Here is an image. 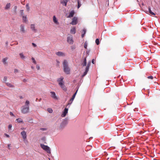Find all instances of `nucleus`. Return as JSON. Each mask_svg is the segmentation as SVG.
Returning <instances> with one entry per match:
<instances>
[{
    "instance_id": "f257e3e1",
    "label": "nucleus",
    "mask_w": 160,
    "mask_h": 160,
    "mask_svg": "<svg viewBox=\"0 0 160 160\" xmlns=\"http://www.w3.org/2000/svg\"><path fill=\"white\" fill-rule=\"evenodd\" d=\"M29 102L28 101L26 100L25 102V105L22 107L21 111L22 113L26 114L29 112Z\"/></svg>"
},
{
    "instance_id": "f03ea898",
    "label": "nucleus",
    "mask_w": 160,
    "mask_h": 160,
    "mask_svg": "<svg viewBox=\"0 0 160 160\" xmlns=\"http://www.w3.org/2000/svg\"><path fill=\"white\" fill-rule=\"evenodd\" d=\"M63 77L62 76L60 78H58L57 81L58 82L59 85L61 88L65 91H67V89L66 87L64 85V82L63 81Z\"/></svg>"
},
{
    "instance_id": "7ed1b4c3",
    "label": "nucleus",
    "mask_w": 160,
    "mask_h": 160,
    "mask_svg": "<svg viewBox=\"0 0 160 160\" xmlns=\"http://www.w3.org/2000/svg\"><path fill=\"white\" fill-rule=\"evenodd\" d=\"M63 65L64 72L67 74H69L70 73V69L68 67V62L66 60H64L63 62Z\"/></svg>"
},
{
    "instance_id": "20e7f679",
    "label": "nucleus",
    "mask_w": 160,
    "mask_h": 160,
    "mask_svg": "<svg viewBox=\"0 0 160 160\" xmlns=\"http://www.w3.org/2000/svg\"><path fill=\"white\" fill-rule=\"evenodd\" d=\"M40 146L43 150L46 151L48 153H51L50 149L49 147L43 144H41Z\"/></svg>"
},
{
    "instance_id": "39448f33",
    "label": "nucleus",
    "mask_w": 160,
    "mask_h": 160,
    "mask_svg": "<svg viewBox=\"0 0 160 160\" xmlns=\"http://www.w3.org/2000/svg\"><path fill=\"white\" fill-rule=\"evenodd\" d=\"M68 42L70 44H72L73 43V41L72 39V36L70 35L67 38V40Z\"/></svg>"
},
{
    "instance_id": "423d86ee",
    "label": "nucleus",
    "mask_w": 160,
    "mask_h": 160,
    "mask_svg": "<svg viewBox=\"0 0 160 160\" xmlns=\"http://www.w3.org/2000/svg\"><path fill=\"white\" fill-rule=\"evenodd\" d=\"M77 18L76 17H74L72 19V22L70 23V24L72 25H76L77 24Z\"/></svg>"
},
{
    "instance_id": "0eeeda50",
    "label": "nucleus",
    "mask_w": 160,
    "mask_h": 160,
    "mask_svg": "<svg viewBox=\"0 0 160 160\" xmlns=\"http://www.w3.org/2000/svg\"><path fill=\"white\" fill-rule=\"evenodd\" d=\"M67 121H64L61 123L60 125V127L61 128H63L67 124Z\"/></svg>"
},
{
    "instance_id": "6e6552de",
    "label": "nucleus",
    "mask_w": 160,
    "mask_h": 160,
    "mask_svg": "<svg viewBox=\"0 0 160 160\" xmlns=\"http://www.w3.org/2000/svg\"><path fill=\"white\" fill-rule=\"evenodd\" d=\"M68 108H65L61 116L62 117H65L68 112Z\"/></svg>"
},
{
    "instance_id": "1a4fd4ad",
    "label": "nucleus",
    "mask_w": 160,
    "mask_h": 160,
    "mask_svg": "<svg viewBox=\"0 0 160 160\" xmlns=\"http://www.w3.org/2000/svg\"><path fill=\"white\" fill-rule=\"evenodd\" d=\"M20 31L23 33H24L26 32L24 29V26L23 24H21L20 26Z\"/></svg>"
},
{
    "instance_id": "9d476101",
    "label": "nucleus",
    "mask_w": 160,
    "mask_h": 160,
    "mask_svg": "<svg viewBox=\"0 0 160 160\" xmlns=\"http://www.w3.org/2000/svg\"><path fill=\"white\" fill-rule=\"evenodd\" d=\"M51 97L55 99H57L58 98L56 95L55 93L54 92H51Z\"/></svg>"
},
{
    "instance_id": "9b49d317",
    "label": "nucleus",
    "mask_w": 160,
    "mask_h": 160,
    "mask_svg": "<svg viewBox=\"0 0 160 160\" xmlns=\"http://www.w3.org/2000/svg\"><path fill=\"white\" fill-rule=\"evenodd\" d=\"M21 134L22 135V138L23 139H25L27 138L26 132L25 131H23L21 132Z\"/></svg>"
},
{
    "instance_id": "f8f14e48",
    "label": "nucleus",
    "mask_w": 160,
    "mask_h": 160,
    "mask_svg": "<svg viewBox=\"0 0 160 160\" xmlns=\"http://www.w3.org/2000/svg\"><path fill=\"white\" fill-rule=\"evenodd\" d=\"M31 28L33 31L35 32H36L37 31V30L35 28V25L34 24L31 25Z\"/></svg>"
},
{
    "instance_id": "ddd939ff",
    "label": "nucleus",
    "mask_w": 160,
    "mask_h": 160,
    "mask_svg": "<svg viewBox=\"0 0 160 160\" xmlns=\"http://www.w3.org/2000/svg\"><path fill=\"white\" fill-rule=\"evenodd\" d=\"M56 54L59 56H65V54L61 52H56Z\"/></svg>"
},
{
    "instance_id": "4468645a",
    "label": "nucleus",
    "mask_w": 160,
    "mask_h": 160,
    "mask_svg": "<svg viewBox=\"0 0 160 160\" xmlns=\"http://www.w3.org/2000/svg\"><path fill=\"white\" fill-rule=\"evenodd\" d=\"M147 78L148 79H150L151 80H153V79L154 80H153V82H156V80H157V78H156L155 77H153V76H149L148 77H147Z\"/></svg>"
},
{
    "instance_id": "2eb2a0df",
    "label": "nucleus",
    "mask_w": 160,
    "mask_h": 160,
    "mask_svg": "<svg viewBox=\"0 0 160 160\" xmlns=\"http://www.w3.org/2000/svg\"><path fill=\"white\" fill-rule=\"evenodd\" d=\"M89 67H90L87 66L86 68L85 71L84 72L83 75H82V77H84V76H85V75H86L87 74L88 72V71Z\"/></svg>"
},
{
    "instance_id": "dca6fc26",
    "label": "nucleus",
    "mask_w": 160,
    "mask_h": 160,
    "mask_svg": "<svg viewBox=\"0 0 160 160\" xmlns=\"http://www.w3.org/2000/svg\"><path fill=\"white\" fill-rule=\"evenodd\" d=\"M68 1V0H61V3H62L63 5L66 6L67 4V2Z\"/></svg>"
},
{
    "instance_id": "f3484780",
    "label": "nucleus",
    "mask_w": 160,
    "mask_h": 160,
    "mask_svg": "<svg viewBox=\"0 0 160 160\" xmlns=\"http://www.w3.org/2000/svg\"><path fill=\"white\" fill-rule=\"evenodd\" d=\"M53 22L57 24H59V23L58 22L55 16H54L53 17Z\"/></svg>"
},
{
    "instance_id": "a211bd4d",
    "label": "nucleus",
    "mask_w": 160,
    "mask_h": 160,
    "mask_svg": "<svg viewBox=\"0 0 160 160\" xmlns=\"http://www.w3.org/2000/svg\"><path fill=\"white\" fill-rule=\"evenodd\" d=\"M8 59V58L6 57L5 58L2 60V62L4 65H7L8 62H7V60Z\"/></svg>"
},
{
    "instance_id": "6ab92c4d",
    "label": "nucleus",
    "mask_w": 160,
    "mask_h": 160,
    "mask_svg": "<svg viewBox=\"0 0 160 160\" xmlns=\"http://www.w3.org/2000/svg\"><path fill=\"white\" fill-rule=\"evenodd\" d=\"M87 65V61H86V58L85 57L84 59L83 62L82 64V65L83 66H86Z\"/></svg>"
},
{
    "instance_id": "aec40b11",
    "label": "nucleus",
    "mask_w": 160,
    "mask_h": 160,
    "mask_svg": "<svg viewBox=\"0 0 160 160\" xmlns=\"http://www.w3.org/2000/svg\"><path fill=\"white\" fill-rule=\"evenodd\" d=\"M74 14V12L73 11H71V12L69 13V15L68 17V18H71L73 17Z\"/></svg>"
},
{
    "instance_id": "412c9836",
    "label": "nucleus",
    "mask_w": 160,
    "mask_h": 160,
    "mask_svg": "<svg viewBox=\"0 0 160 160\" xmlns=\"http://www.w3.org/2000/svg\"><path fill=\"white\" fill-rule=\"evenodd\" d=\"M6 85L9 88H14V86L9 82H6Z\"/></svg>"
},
{
    "instance_id": "4be33fe9",
    "label": "nucleus",
    "mask_w": 160,
    "mask_h": 160,
    "mask_svg": "<svg viewBox=\"0 0 160 160\" xmlns=\"http://www.w3.org/2000/svg\"><path fill=\"white\" fill-rule=\"evenodd\" d=\"M74 99V98H73L72 97V98L70 99V100L69 101V102H68V103L67 104V106L68 105H70L71 104V103H72Z\"/></svg>"
},
{
    "instance_id": "5701e85b",
    "label": "nucleus",
    "mask_w": 160,
    "mask_h": 160,
    "mask_svg": "<svg viewBox=\"0 0 160 160\" xmlns=\"http://www.w3.org/2000/svg\"><path fill=\"white\" fill-rule=\"evenodd\" d=\"M76 29L75 28H72L70 30V32L71 33L74 34L76 32Z\"/></svg>"
},
{
    "instance_id": "b1692460",
    "label": "nucleus",
    "mask_w": 160,
    "mask_h": 160,
    "mask_svg": "<svg viewBox=\"0 0 160 160\" xmlns=\"http://www.w3.org/2000/svg\"><path fill=\"white\" fill-rule=\"evenodd\" d=\"M10 6V3H8L7 4L5 7V9H8V8H9Z\"/></svg>"
},
{
    "instance_id": "393cba45",
    "label": "nucleus",
    "mask_w": 160,
    "mask_h": 160,
    "mask_svg": "<svg viewBox=\"0 0 160 160\" xmlns=\"http://www.w3.org/2000/svg\"><path fill=\"white\" fill-rule=\"evenodd\" d=\"M86 32V30L85 29H84L83 30L82 32V38H83L84 37V35L85 34Z\"/></svg>"
},
{
    "instance_id": "a878e982",
    "label": "nucleus",
    "mask_w": 160,
    "mask_h": 160,
    "mask_svg": "<svg viewBox=\"0 0 160 160\" xmlns=\"http://www.w3.org/2000/svg\"><path fill=\"white\" fill-rule=\"evenodd\" d=\"M148 10H149V12L150 13V14H151L152 15H155V13H154V12H152L151 9V8L150 7H149L148 8Z\"/></svg>"
},
{
    "instance_id": "bb28decb",
    "label": "nucleus",
    "mask_w": 160,
    "mask_h": 160,
    "mask_svg": "<svg viewBox=\"0 0 160 160\" xmlns=\"http://www.w3.org/2000/svg\"><path fill=\"white\" fill-rule=\"evenodd\" d=\"M22 20L23 22H27V17L25 16H22Z\"/></svg>"
},
{
    "instance_id": "cd10ccee",
    "label": "nucleus",
    "mask_w": 160,
    "mask_h": 160,
    "mask_svg": "<svg viewBox=\"0 0 160 160\" xmlns=\"http://www.w3.org/2000/svg\"><path fill=\"white\" fill-rule=\"evenodd\" d=\"M16 120L17 121V122H22L23 123V122L22 120L20 118H18L16 119Z\"/></svg>"
},
{
    "instance_id": "c85d7f7f",
    "label": "nucleus",
    "mask_w": 160,
    "mask_h": 160,
    "mask_svg": "<svg viewBox=\"0 0 160 160\" xmlns=\"http://www.w3.org/2000/svg\"><path fill=\"white\" fill-rule=\"evenodd\" d=\"M20 58L22 59H24L25 58V56L23 55L22 53H21L19 54Z\"/></svg>"
},
{
    "instance_id": "c756f323",
    "label": "nucleus",
    "mask_w": 160,
    "mask_h": 160,
    "mask_svg": "<svg viewBox=\"0 0 160 160\" xmlns=\"http://www.w3.org/2000/svg\"><path fill=\"white\" fill-rule=\"evenodd\" d=\"M26 9H27V11L28 12H29V9H30L29 7V4H27L26 5Z\"/></svg>"
},
{
    "instance_id": "7c9ffc66",
    "label": "nucleus",
    "mask_w": 160,
    "mask_h": 160,
    "mask_svg": "<svg viewBox=\"0 0 160 160\" xmlns=\"http://www.w3.org/2000/svg\"><path fill=\"white\" fill-rule=\"evenodd\" d=\"M97 45H98L99 44V41L98 39H96L95 41Z\"/></svg>"
},
{
    "instance_id": "2f4dec72",
    "label": "nucleus",
    "mask_w": 160,
    "mask_h": 160,
    "mask_svg": "<svg viewBox=\"0 0 160 160\" xmlns=\"http://www.w3.org/2000/svg\"><path fill=\"white\" fill-rule=\"evenodd\" d=\"M78 8H79L81 6V4L80 3L79 0H78Z\"/></svg>"
},
{
    "instance_id": "473e14b6",
    "label": "nucleus",
    "mask_w": 160,
    "mask_h": 160,
    "mask_svg": "<svg viewBox=\"0 0 160 160\" xmlns=\"http://www.w3.org/2000/svg\"><path fill=\"white\" fill-rule=\"evenodd\" d=\"M48 112L50 113H51L52 112V110L51 108H48Z\"/></svg>"
},
{
    "instance_id": "72a5a7b5",
    "label": "nucleus",
    "mask_w": 160,
    "mask_h": 160,
    "mask_svg": "<svg viewBox=\"0 0 160 160\" xmlns=\"http://www.w3.org/2000/svg\"><path fill=\"white\" fill-rule=\"evenodd\" d=\"M84 47L85 48L87 49V43L86 42H85L84 43Z\"/></svg>"
},
{
    "instance_id": "f704fd0d",
    "label": "nucleus",
    "mask_w": 160,
    "mask_h": 160,
    "mask_svg": "<svg viewBox=\"0 0 160 160\" xmlns=\"http://www.w3.org/2000/svg\"><path fill=\"white\" fill-rule=\"evenodd\" d=\"M32 59L33 61V62L35 64H36V62L34 58L32 57Z\"/></svg>"
},
{
    "instance_id": "c9c22d12",
    "label": "nucleus",
    "mask_w": 160,
    "mask_h": 160,
    "mask_svg": "<svg viewBox=\"0 0 160 160\" xmlns=\"http://www.w3.org/2000/svg\"><path fill=\"white\" fill-rule=\"evenodd\" d=\"M78 90L76 91V92L73 95V96H72V97L74 98H75V96L76 95V94H77V92Z\"/></svg>"
},
{
    "instance_id": "e433bc0d",
    "label": "nucleus",
    "mask_w": 160,
    "mask_h": 160,
    "mask_svg": "<svg viewBox=\"0 0 160 160\" xmlns=\"http://www.w3.org/2000/svg\"><path fill=\"white\" fill-rule=\"evenodd\" d=\"M78 90L76 91V92L73 95V96H72V97L74 98H75V96L76 95V94H77V92Z\"/></svg>"
},
{
    "instance_id": "4c0bfd02",
    "label": "nucleus",
    "mask_w": 160,
    "mask_h": 160,
    "mask_svg": "<svg viewBox=\"0 0 160 160\" xmlns=\"http://www.w3.org/2000/svg\"><path fill=\"white\" fill-rule=\"evenodd\" d=\"M12 127V125L11 124H10L8 126V128L9 129H10Z\"/></svg>"
},
{
    "instance_id": "58836bf2",
    "label": "nucleus",
    "mask_w": 160,
    "mask_h": 160,
    "mask_svg": "<svg viewBox=\"0 0 160 160\" xmlns=\"http://www.w3.org/2000/svg\"><path fill=\"white\" fill-rule=\"evenodd\" d=\"M7 80V77H4L3 78V81L5 82H6Z\"/></svg>"
},
{
    "instance_id": "ea45409f",
    "label": "nucleus",
    "mask_w": 160,
    "mask_h": 160,
    "mask_svg": "<svg viewBox=\"0 0 160 160\" xmlns=\"http://www.w3.org/2000/svg\"><path fill=\"white\" fill-rule=\"evenodd\" d=\"M90 64H91V61H89V62H88V64H87V66H88L89 67H90Z\"/></svg>"
},
{
    "instance_id": "a19ab883",
    "label": "nucleus",
    "mask_w": 160,
    "mask_h": 160,
    "mask_svg": "<svg viewBox=\"0 0 160 160\" xmlns=\"http://www.w3.org/2000/svg\"><path fill=\"white\" fill-rule=\"evenodd\" d=\"M92 63L93 64H94L95 63V60L94 59H92Z\"/></svg>"
},
{
    "instance_id": "79ce46f5",
    "label": "nucleus",
    "mask_w": 160,
    "mask_h": 160,
    "mask_svg": "<svg viewBox=\"0 0 160 160\" xmlns=\"http://www.w3.org/2000/svg\"><path fill=\"white\" fill-rule=\"evenodd\" d=\"M10 115H11L12 116H14V115L13 114V113L11 112H10Z\"/></svg>"
},
{
    "instance_id": "37998d69",
    "label": "nucleus",
    "mask_w": 160,
    "mask_h": 160,
    "mask_svg": "<svg viewBox=\"0 0 160 160\" xmlns=\"http://www.w3.org/2000/svg\"><path fill=\"white\" fill-rule=\"evenodd\" d=\"M32 44L34 47H36L37 46V45L34 43H32Z\"/></svg>"
},
{
    "instance_id": "c03bdc74",
    "label": "nucleus",
    "mask_w": 160,
    "mask_h": 160,
    "mask_svg": "<svg viewBox=\"0 0 160 160\" xmlns=\"http://www.w3.org/2000/svg\"><path fill=\"white\" fill-rule=\"evenodd\" d=\"M36 68L38 70H39L40 69V67L38 65H37L36 66Z\"/></svg>"
},
{
    "instance_id": "a18cd8bd",
    "label": "nucleus",
    "mask_w": 160,
    "mask_h": 160,
    "mask_svg": "<svg viewBox=\"0 0 160 160\" xmlns=\"http://www.w3.org/2000/svg\"><path fill=\"white\" fill-rule=\"evenodd\" d=\"M23 10H20V12H21V15H23Z\"/></svg>"
},
{
    "instance_id": "49530a36",
    "label": "nucleus",
    "mask_w": 160,
    "mask_h": 160,
    "mask_svg": "<svg viewBox=\"0 0 160 160\" xmlns=\"http://www.w3.org/2000/svg\"><path fill=\"white\" fill-rule=\"evenodd\" d=\"M4 134L7 137L9 138V136L6 133H5Z\"/></svg>"
},
{
    "instance_id": "de8ad7c7",
    "label": "nucleus",
    "mask_w": 160,
    "mask_h": 160,
    "mask_svg": "<svg viewBox=\"0 0 160 160\" xmlns=\"http://www.w3.org/2000/svg\"><path fill=\"white\" fill-rule=\"evenodd\" d=\"M14 72L15 73L16 72H18V70L16 69H14Z\"/></svg>"
},
{
    "instance_id": "09e8293b",
    "label": "nucleus",
    "mask_w": 160,
    "mask_h": 160,
    "mask_svg": "<svg viewBox=\"0 0 160 160\" xmlns=\"http://www.w3.org/2000/svg\"><path fill=\"white\" fill-rule=\"evenodd\" d=\"M10 145H11L10 144H9L8 145V148L9 149H10V148H9V147L10 146Z\"/></svg>"
},
{
    "instance_id": "8fccbe9b",
    "label": "nucleus",
    "mask_w": 160,
    "mask_h": 160,
    "mask_svg": "<svg viewBox=\"0 0 160 160\" xmlns=\"http://www.w3.org/2000/svg\"><path fill=\"white\" fill-rule=\"evenodd\" d=\"M20 98L21 99H22L23 98V97H22V96H20Z\"/></svg>"
},
{
    "instance_id": "3c124183",
    "label": "nucleus",
    "mask_w": 160,
    "mask_h": 160,
    "mask_svg": "<svg viewBox=\"0 0 160 160\" xmlns=\"http://www.w3.org/2000/svg\"><path fill=\"white\" fill-rule=\"evenodd\" d=\"M31 68L32 69H33V67L32 66L31 67Z\"/></svg>"
},
{
    "instance_id": "603ef678",
    "label": "nucleus",
    "mask_w": 160,
    "mask_h": 160,
    "mask_svg": "<svg viewBox=\"0 0 160 160\" xmlns=\"http://www.w3.org/2000/svg\"><path fill=\"white\" fill-rule=\"evenodd\" d=\"M8 42H6V44H8Z\"/></svg>"
},
{
    "instance_id": "864d4df0",
    "label": "nucleus",
    "mask_w": 160,
    "mask_h": 160,
    "mask_svg": "<svg viewBox=\"0 0 160 160\" xmlns=\"http://www.w3.org/2000/svg\"><path fill=\"white\" fill-rule=\"evenodd\" d=\"M15 7L16 8H17V7L16 6H15Z\"/></svg>"
}]
</instances>
